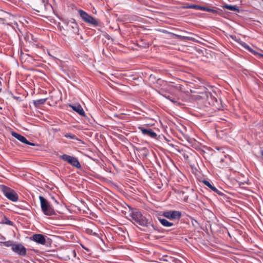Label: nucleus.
I'll return each instance as SVG.
<instances>
[{"instance_id":"1","label":"nucleus","mask_w":263,"mask_h":263,"mask_svg":"<svg viewBox=\"0 0 263 263\" xmlns=\"http://www.w3.org/2000/svg\"><path fill=\"white\" fill-rule=\"evenodd\" d=\"M129 218L134 224H138L143 227H148L151 224V219L146 218L137 209H130L129 211Z\"/></svg>"},{"instance_id":"2","label":"nucleus","mask_w":263,"mask_h":263,"mask_svg":"<svg viewBox=\"0 0 263 263\" xmlns=\"http://www.w3.org/2000/svg\"><path fill=\"white\" fill-rule=\"evenodd\" d=\"M39 199L41 203V209L45 215L51 216L55 214V212L53 208L44 197L40 196Z\"/></svg>"},{"instance_id":"3","label":"nucleus","mask_w":263,"mask_h":263,"mask_svg":"<svg viewBox=\"0 0 263 263\" xmlns=\"http://www.w3.org/2000/svg\"><path fill=\"white\" fill-rule=\"evenodd\" d=\"M82 20L86 23L96 27L99 25V21L95 17L91 16L84 11L80 9L78 11Z\"/></svg>"},{"instance_id":"4","label":"nucleus","mask_w":263,"mask_h":263,"mask_svg":"<svg viewBox=\"0 0 263 263\" xmlns=\"http://www.w3.org/2000/svg\"><path fill=\"white\" fill-rule=\"evenodd\" d=\"M2 191L4 195L10 200L16 202L18 199V196L15 191L6 186H2Z\"/></svg>"},{"instance_id":"5","label":"nucleus","mask_w":263,"mask_h":263,"mask_svg":"<svg viewBox=\"0 0 263 263\" xmlns=\"http://www.w3.org/2000/svg\"><path fill=\"white\" fill-rule=\"evenodd\" d=\"M60 157L61 159L67 162L73 167L77 168H80L81 167V164L78 159L76 157L70 156L66 154L61 155Z\"/></svg>"},{"instance_id":"6","label":"nucleus","mask_w":263,"mask_h":263,"mask_svg":"<svg viewBox=\"0 0 263 263\" xmlns=\"http://www.w3.org/2000/svg\"><path fill=\"white\" fill-rule=\"evenodd\" d=\"M66 30L72 34H79V27L76 21L71 18L67 21L66 26Z\"/></svg>"},{"instance_id":"7","label":"nucleus","mask_w":263,"mask_h":263,"mask_svg":"<svg viewBox=\"0 0 263 263\" xmlns=\"http://www.w3.org/2000/svg\"><path fill=\"white\" fill-rule=\"evenodd\" d=\"M162 215L170 220H176L181 217V212L178 211H168L164 212Z\"/></svg>"},{"instance_id":"8","label":"nucleus","mask_w":263,"mask_h":263,"mask_svg":"<svg viewBox=\"0 0 263 263\" xmlns=\"http://www.w3.org/2000/svg\"><path fill=\"white\" fill-rule=\"evenodd\" d=\"M11 249L13 252L21 256L26 254V249L21 243L14 244Z\"/></svg>"},{"instance_id":"9","label":"nucleus","mask_w":263,"mask_h":263,"mask_svg":"<svg viewBox=\"0 0 263 263\" xmlns=\"http://www.w3.org/2000/svg\"><path fill=\"white\" fill-rule=\"evenodd\" d=\"M138 129L141 132L143 135H146L151 138H156L157 137V134L155 133L152 129L150 128H145L143 127L139 126L138 127Z\"/></svg>"},{"instance_id":"10","label":"nucleus","mask_w":263,"mask_h":263,"mask_svg":"<svg viewBox=\"0 0 263 263\" xmlns=\"http://www.w3.org/2000/svg\"><path fill=\"white\" fill-rule=\"evenodd\" d=\"M12 135L18 140L22 142L23 143L29 145H34V143L30 142L28 141L27 139L23 136L16 133L14 132H12Z\"/></svg>"},{"instance_id":"11","label":"nucleus","mask_w":263,"mask_h":263,"mask_svg":"<svg viewBox=\"0 0 263 263\" xmlns=\"http://www.w3.org/2000/svg\"><path fill=\"white\" fill-rule=\"evenodd\" d=\"M69 106L71 107L74 111L77 112L78 114L82 116H85V114L82 107L78 104L74 105L69 104Z\"/></svg>"},{"instance_id":"12","label":"nucleus","mask_w":263,"mask_h":263,"mask_svg":"<svg viewBox=\"0 0 263 263\" xmlns=\"http://www.w3.org/2000/svg\"><path fill=\"white\" fill-rule=\"evenodd\" d=\"M32 240L41 245H45L46 243V239L44 236L40 234L33 235Z\"/></svg>"},{"instance_id":"13","label":"nucleus","mask_w":263,"mask_h":263,"mask_svg":"<svg viewBox=\"0 0 263 263\" xmlns=\"http://www.w3.org/2000/svg\"><path fill=\"white\" fill-rule=\"evenodd\" d=\"M202 182L204 183V184H205L206 186L209 187L214 192L216 193L218 195L222 194V193L220 191H219L218 190H217L214 186L212 185V184L209 181L204 180Z\"/></svg>"},{"instance_id":"14","label":"nucleus","mask_w":263,"mask_h":263,"mask_svg":"<svg viewBox=\"0 0 263 263\" xmlns=\"http://www.w3.org/2000/svg\"><path fill=\"white\" fill-rule=\"evenodd\" d=\"M158 220L160 223L164 227H170L174 226L173 223L168 221L167 220L164 218L159 217Z\"/></svg>"},{"instance_id":"15","label":"nucleus","mask_w":263,"mask_h":263,"mask_svg":"<svg viewBox=\"0 0 263 263\" xmlns=\"http://www.w3.org/2000/svg\"><path fill=\"white\" fill-rule=\"evenodd\" d=\"M224 8H226L227 9H228L231 11L239 12V9L238 7L236 6H232V5H225L223 6Z\"/></svg>"},{"instance_id":"16","label":"nucleus","mask_w":263,"mask_h":263,"mask_svg":"<svg viewBox=\"0 0 263 263\" xmlns=\"http://www.w3.org/2000/svg\"><path fill=\"white\" fill-rule=\"evenodd\" d=\"M46 101V99H41L33 101V104L35 107H39L40 105L44 104Z\"/></svg>"},{"instance_id":"17","label":"nucleus","mask_w":263,"mask_h":263,"mask_svg":"<svg viewBox=\"0 0 263 263\" xmlns=\"http://www.w3.org/2000/svg\"><path fill=\"white\" fill-rule=\"evenodd\" d=\"M64 136L67 138H69L73 140H78L79 139L78 138L73 134H72L71 133H66Z\"/></svg>"},{"instance_id":"18","label":"nucleus","mask_w":263,"mask_h":263,"mask_svg":"<svg viewBox=\"0 0 263 263\" xmlns=\"http://www.w3.org/2000/svg\"><path fill=\"white\" fill-rule=\"evenodd\" d=\"M201 10L205 11L207 12H212L213 13H214V14H215L217 12V11L215 9H211V8H209L202 7V6Z\"/></svg>"},{"instance_id":"19","label":"nucleus","mask_w":263,"mask_h":263,"mask_svg":"<svg viewBox=\"0 0 263 263\" xmlns=\"http://www.w3.org/2000/svg\"><path fill=\"white\" fill-rule=\"evenodd\" d=\"M5 246L9 247H12V246H14V244L13 243V241L11 240L5 241L3 242H2Z\"/></svg>"},{"instance_id":"20","label":"nucleus","mask_w":263,"mask_h":263,"mask_svg":"<svg viewBox=\"0 0 263 263\" xmlns=\"http://www.w3.org/2000/svg\"><path fill=\"white\" fill-rule=\"evenodd\" d=\"M187 8L201 10L202 6L196 5H192L189 6L188 7H187Z\"/></svg>"},{"instance_id":"21","label":"nucleus","mask_w":263,"mask_h":263,"mask_svg":"<svg viewBox=\"0 0 263 263\" xmlns=\"http://www.w3.org/2000/svg\"><path fill=\"white\" fill-rule=\"evenodd\" d=\"M165 97H166V99H167L168 100H170L172 102H173L174 103H177V101L176 99L171 98L169 96H166Z\"/></svg>"},{"instance_id":"22","label":"nucleus","mask_w":263,"mask_h":263,"mask_svg":"<svg viewBox=\"0 0 263 263\" xmlns=\"http://www.w3.org/2000/svg\"><path fill=\"white\" fill-rule=\"evenodd\" d=\"M86 232L89 234H91L92 235H96L97 234V233L96 232H93L92 230L89 229H86Z\"/></svg>"},{"instance_id":"23","label":"nucleus","mask_w":263,"mask_h":263,"mask_svg":"<svg viewBox=\"0 0 263 263\" xmlns=\"http://www.w3.org/2000/svg\"><path fill=\"white\" fill-rule=\"evenodd\" d=\"M81 246H82V247L84 249H85V250L86 251H87L88 252H90V250L89 248L85 247L84 246H83V245H81Z\"/></svg>"},{"instance_id":"24","label":"nucleus","mask_w":263,"mask_h":263,"mask_svg":"<svg viewBox=\"0 0 263 263\" xmlns=\"http://www.w3.org/2000/svg\"><path fill=\"white\" fill-rule=\"evenodd\" d=\"M243 46L246 48V49H247L248 50H250V47L249 46L247 45L246 43H243Z\"/></svg>"},{"instance_id":"25","label":"nucleus","mask_w":263,"mask_h":263,"mask_svg":"<svg viewBox=\"0 0 263 263\" xmlns=\"http://www.w3.org/2000/svg\"><path fill=\"white\" fill-rule=\"evenodd\" d=\"M71 254L73 255V256H76V251L75 250H72L71 251Z\"/></svg>"},{"instance_id":"26","label":"nucleus","mask_w":263,"mask_h":263,"mask_svg":"<svg viewBox=\"0 0 263 263\" xmlns=\"http://www.w3.org/2000/svg\"><path fill=\"white\" fill-rule=\"evenodd\" d=\"M7 223L9 225H12V222L10 220H8Z\"/></svg>"},{"instance_id":"27","label":"nucleus","mask_w":263,"mask_h":263,"mask_svg":"<svg viewBox=\"0 0 263 263\" xmlns=\"http://www.w3.org/2000/svg\"><path fill=\"white\" fill-rule=\"evenodd\" d=\"M4 20L2 18H0V22H4Z\"/></svg>"},{"instance_id":"28","label":"nucleus","mask_w":263,"mask_h":263,"mask_svg":"<svg viewBox=\"0 0 263 263\" xmlns=\"http://www.w3.org/2000/svg\"><path fill=\"white\" fill-rule=\"evenodd\" d=\"M261 156H262V157L263 158V150L261 151Z\"/></svg>"},{"instance_id":"29","label":"nucleus","mask_w":263,"mask_h":263,"mask_svg":"<svg viewBox=\"0 0 263 263\" xmlns=\"http://www.w3.org/2000/svg\"><path fill=\"white\" fill-rule=\"evenodd\" d=\"M49 6L50 7H52L51 5H49Z\"/></svg>"},{"instance_id":"30","label":"nucleus","mask_w":263,"mask_h":263,"mask_svg":"<svg viewBox=\"0 0 263 263\" xmlns=\"http://www.w3.org/2000/svg\"><path fill=\"white\" fill-rule=\"evenodd\" d=\"M261 56L263 57V55H261Z\"/></svg>"}]
</instances>
